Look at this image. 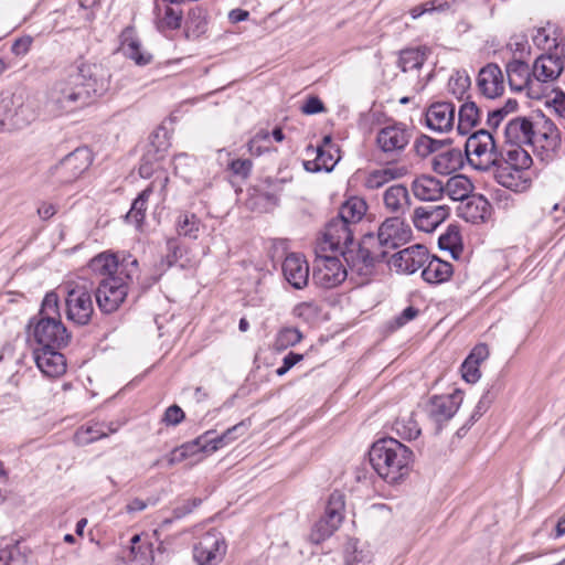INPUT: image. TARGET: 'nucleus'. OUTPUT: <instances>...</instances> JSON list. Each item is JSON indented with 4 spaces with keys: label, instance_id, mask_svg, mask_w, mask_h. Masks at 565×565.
I'll use <instances>...</instances> for the list:
<instances>
[{
    "label": "nucleus",
    "instance_id": "f257e3e1",
    "mask_svg": "<svg viewBox=\"0 0 565 565\" xmlns=\"http://www.w3.org/2000/svg\"><path fill=\"white\" fill-rule=\"evenodd\" d=\"M89 267L104 276L93 290L99 310L106 315L117 311L139 276L138 260L131 255L119 259L116 254L102 253L90 260Z\"/></svg>",
    "mask_w": 565,
    "mask_h": 565
},
{
    "label": "nucleus",
    "instance_id": "f03ea898",
    "mask_svg": "<svg viewBox=\"0 0 565 565\" xmlns=\"http://www.w3.org/2000/svg\"><path fill=\"white\" fill-rule=\"evenodd\" d=\"M370 463L376 473L390 484L405 479L414 462L413 450L395 438L376 440L369 451Z\"/></svg>",
    "mask_w": 565,
    "mask_h": 565
},
{
    "label": "nucleus",
    "instance_id": "7ed1b4c3",
    "mask_svg": "<svg viewBox=\"0 0 565 565\" xmlns=\"http://www.w3.org/2000/svg\"><path fill=\"white\" fill-rule=\"evenodd\" d=\"M89 103L87 93L70 71L57 79L47 93L46 107L55 116L74 111Z\"/></svg>",
    "mask_w": 565,
    "mask_h": 565
},
{
    "label": "nucleus",
    "instance_id": "20e7f679",
    "mask_svg": "<svg viewBox=\"0 0 565 565\" xmlns=\"http://www.w3.org/2000/svg\"><path fill=\"white\" fill-rule=\"evenodd\" d=\"M391 249L377 243V235L367 233L356 244V248L343 253V259L352 273L367 280L375 265L384 262Z\"/></svg>",
    "mask_w": 565,
    "mask_h": 565
},
{
    "label": "nucleus",
    "instance_id": "39448f33",
    "mask_svg": "<svg viewBox=\"0 0 565 565\" xmlns=\"http://www.w3.org/2000/svg\"><path fill=\"white\" fill-rule=\"evenodd\" d=\"M498 146L492 134L480 129L471 134L465 143L466 160L475 169L486 171L493 164H498Z\"/></svg>",
    "mask_w": 565,
    "mask_h": 565
},
{
    "label": "nucleus",
    "instance_id": "423d86ee",
    "mask_svg": "<svg viewBox=\"0 0 565 565\" xmlns=\"http://www.w3.org/2000/svg\"><path fill=\"white\" fill-rule=\"evenodd\" d=\"M29 338H32L38 348L63 349L71 341V333L62 320L30 319L26 326Z\"/></svg>",
    "mask_w": 565,
    "mask_h": 565
},
{
    "label": "nucleus",
    "instance_id": "0eeeda50",
    "mask_svg": "<svg viewBox=\"0 0 565 565\" xmlns=\"http://www.w3.org/2000/svg\"><path fill=\"white\" fill-rule=\"evenodd\" d=\"M75 79L86 90L88 100L92 95L100 96L109 88L110 73L99 63H90L82 57L70 67Z\"/></svg>",
    "mask_w": 565,
    "mask_h": 565
},
{
    "label": "nucleus",
    "instance_id": "6e6552de",
    "mask_svg": "<svg viewBox=\"0 0 565 565\" xmlns=\"http://www.w3.org/2000/svg\"><path fill=\"white\" fill-rule=\"evenodd\" d=\"M284 181L267 177L247 189L246 207L253 212H273L280 202Z\"/></svg>",
    "mask_w": 565,
    "mask_h": 565
},
{
    "label": "nucleus",
    "instance_id": "1a4fd4ad",
    "mask_svg": "<svg viewBox=\"0 0 565 565\" xmlns=\"http://www.w3.org/2000/svg\"><path fill=\"white\" fill-rule=\"evenodd\" d=\"M93 153L87 147H78L50 169L55 183L68 184L76 181L92 164Z\"/></svg>",
    "mask_w": 565,
    "mask_h": 565
},
{
    "label": "nucleus",
    "instance_id": "9d476101",
    "mask_svg": "<svg viewBox=\"0 0 565 565\" xmlns=\"http://www.w3.org/2000/svg\"><path fill=\"white\" fill-rule=\"evenodd\" d=\"M93 289L86 284H76L65 298L66 317L77 326H86L94 312Z\"/></svg>",
    "mask_w": 565,
    "mask_h": 565
},
{
    "label": "nucleus",
    "instance_id": "9b49d317",
    "mask_svg": "<svg viewBox=\"0 0 565 565\" xmlns=\"http://www.w3.org/2000/svg\"><path fill=\"white\" fill-rule=\"evenodd\" d=\"M412 130L403 122H394L381 128L376 135V145L379 149L395 158L409 143Z\"/></svg>",
    "mask_w": 565,
    "mask_h": 565
},
{
    "label": "nucleus",
    "instance_id": "f8f14e48",
    "mask_svg": "<svg viewBox=\"0 0 565 565\" xmlns=\"http://www.w3.org/2000/svg\"><path fill=\"white\" fill-rule=\"evenodd\" d=\"M170 142L167 139V130L164 128L157 129L150 136V142L140 159L139 174L143 179L152 177L159 162L167 156Z\"/></svg>",
    "mask_w": 565,
    "mask_h": 565
},
{
    "label": "nucleus",
    "instance_id": "ddd939ff",
    "mask_svg": "<svg viewBox=\"0 0 565 565\" xmlns=\"http://www.w3.org/2000/svg\"><path fill=\"white\" fill-rule=\"evenodd\" d=\"M462 403L459 390L451 394L433 395L427 404L428 417L436 424V433L441 430L443 423L448 422L458 412Z\"/></svg>",
    "mask_w": 565,
    "mask_h": 565
},
{
    "label": "nucleus",
    "instance_id": "4468645a",
    "mask_svg": "<svg viewBox=\"0 0 565 565\" xmlns=\"http://www.w3.org/2000/svg\"><path fill=\"white\" fill-rule=\"evenodd\" d=\"M28 107L22 95L11 94L0 99V130H11L29 124Z\"/></svg>",
    "mask_w": 565,
    "mask_h": 565
},
{
    "label": "nucleus",
    "instance_id": "2eb2a0df",
    "mask_svg": "<svg viewBox=\"0 0 565 565\" xmlns=\"http://www.w3.org/2000/svg\"><path fill=\"white\" fill-rule=\"evenodd\" d=\"M347 268L337 256H322L316 259L313 280L323 288H333L345 280Z\"/></svg>",
    "mask_w": 565,
    "mask_h": 565
},
{
    "label": "nucleus",
    "instance_id": "dca6fc26",
    "mask_svg": "<svg viewBox=\"0 0 565 565\" xmlns=\"http://www.w3.org/2000/svg\"><path fill=\"white\" fill-rule=\"evenodd\" d=\"M354 228L352 225L335 216L331 218L323 233L324 242L329 244L332 250H339L343 257V253L348 249L356 248L354 243Z\"/></svg>",
    "mask_w": 565,
    "mask_h": 565
},
{
    "label": "nucleus",
    "instance_id": "f3484780",
    "mask_svg": "<svg viewBox=\"0 0 565 565\" xmlns=\"http://www.w3.org/2000/svg\"><path fill=\"white\" fill-rule=\"evenodd\" d=\"M225 542L216 532L205 533L194 545L193 558L199 565H216L225 554Z\"/></svg>",
    "mask_w": 565,
    "mask_h": 565
},
{
    "label": "nucleus",
    "instance_id": "a211bd4d",
    "mask_svg": "<svg viewBox=\"0 0 565 565\" xmlns=\"http://www.w3.org/2000/svg\"><path fill=\"white\" fill-rule=\"evenodd\" d=\"M412 237V228L401 217H387L379 227L377 243L388 248H397Z\"/></svg>",
    "mask_w": 565,
    "mask_h": 565
},
{
    "label": "nucleus",
    "instance_id": "6ab92c4d",
    "mask_svg": "<svg viewBox=\"0 0 565 565\" xmlns=\"http://www.w3.org/2000/svg\"><path fill=\"white\" fill-rule=\"evenodd\" d=\"M428 258V249L424 245L416 244L395 253L388 264L397 273L414 274L419 268H424Z\"/></svg>",
    "mask_w": 565,
    "mask_h": 565
},
{
    "label": "nucleus",
    "instance_id": "aec40b11",
    "mask_svg": "<svg viewBox=\"0 0 565 565\" xmlns=\"http://www.w3.org/2000/svg\"><path fill=\"white\" fill-rule=\"evenodd\" d=\"M456 108L451 102H435L426 109L425 125L435 132H448L455 122Z\"/></svg>",
    "mask_w": 565,
    "mask_h": 565
},
{
    "label": "nucleus",
    "instance_id": "412c9836",
    "mask_svg": "<svg viewBox=\"0 0 565 565\" xmlns=\"http://www.w3.org/2000/svg\"><path fill=\"white\" fill-rule=\"evenodd\" d=\"M286 281L295 289H303L309 281V264L300 254L287 255L281 264Z\"/></svg>",
    "mask_w": 565,
    "mask_h": 565
},
{
    "label": "nucleus",
    "instance_id": "4be33fe9",
    "mask_svg": "<svg viewBox=\"0 0 565 565\" xmlns=\"http://www.w3.org/2000/svg\"><path fill=\"white\" fill-rule=\"evenodd\" d=\"M477 84L484 97L493 99L501 96L504 92L502 70L495 63L487 64L479 71Z\"/></svg>",
    "mask_w": 565,
    "mask_h": 565
},
{
    "label": "nucleus",
    "instance_id": "5701e85b",
    "mask_svg": "<svg viewBox=\"0 0 565 565\" xmlns=\"http://www.w3.org/2000/svg\"><path fill=\"white\" fill-rule=\"evenodd\" d=\"M494 178L499 184L507 190L522 193L531 186V178L526 170L529 168H514L511 166H494Z\"/></svg>",
    "mask_w": 565,
    "mask_h": 565
},
{
    "label": "nucleus",
    "instance_id": "b1692460",
    "mask_svg": "<svg viewBox=\"0 0 565 565\" xmlns=\"http://www.w3.org/2000/svg\"><path fill=\"white\" fill-rule=\"evenodd\" d=\"M61 349L35 348L33 350L34 361L39 370L49 377H57L66 371L65 356Z\"/></svg>",
    "mask_w": 565,
    "mask_h": 565
},
{
    "label": "nucleus",
    "instance_id": "393cba45",
    "mask_svg": "<svg viewBox=\"0 0 565 565\" xmlns=\"http://www.w3.org/2000/svg\"><path fill=\"white\" fill-rule=\"evenodd\" d=\"M449 213L448 205L418 206L414 210L413 223L418 231L430 233L449 216Z\"/></svg>",
    "mask_w": 565,
    "mask_h": 565
},
{
    "label": "nucleus",
    "instance_id": "a878e982",
    "mask_svg": "<svg viewBox=\"0 0 565 565\" xmlns=\"http://www.w3.org/2000/svg\"><path fill=\"white\" fill-rule=\"evenodd\" d=\"M537 125L527 117H516L507 124L504 141L535 146Z\"/></svg>",
    "mask_w": 565,
    "mask_h": 565
},
{
    "label": "nucleus",
    "instance_id": "bb28decb",
    "mask_svg": "<svg viewBox=\"0 0 565 565\" xmlns=\"http://www.w3.org/2000/svg\"><path fill=\"white\" fill-rule=\"evenodd\" d=\"M564 70V60L556 54H541L533 64V77L541 83L556 79Z\"/></svg>",
    "mask_w": 565,
    "mask_h": 565
},
{
    "label": "nucleus",
    "instance_id": "cd10ccee",
    "mask_svg": "<svg viewBox=\"0 0 565 565\" xmlns=\"http://www.w3.org/2000/svg\"><path fill=\"white\" fill-rule=\"evenodd\" d=\"M505 73L509 86L512 90L521 92L527 89L529 96L534 97L531 93L533 74L527 63L521 60H512L505 65Z\"/></svg>",
    "mask_w": 565,
    "mask_h": 565
},
{
    "label": "nucleus",
    "instance_id": "c85d7f7f",
    "mask_svg": "<svg viewBox=\"0 0 565 565\" xmlns=\"http://www.w3.org/2000/svg\"><path fill=\"white\" fill-rule=\"evenodd\" d=\"M522 146V143L504 141L503 145L497 149V166L502 164L514 168H530L532 164V158Z\"/></svg>",
    "mask_w": 565,
    "mask_h": 565
},
{
    "label": "nucleus",
    "instance_id": "c756f323",
    "mask_svg": "<svg viewBox=\"0 0 565 565\" xmlns=\"http://www.w3.org/2000/svg\"><path fill=\"white\" fill-rule=\"evenodd\" d=\"M490 210L489 201L482 194H472L457 207L458 216L472 224L486 221Z\"/></svg>",
    "mask_w": 565,
    "mask_h": 565
},
{
    "label": "nucleus",
    "instance_id": "7c9ffc66",
    "mask_svg": "<svg viewBox=\"0 0 565 565\" xmlns=\"http://www.w3.org/2000/svg\"><path fill=\"white\" fill-rule=\"evenodd\" d=\"M412 191L419 201H439L445 195L444 183L428 174H422L412 182Z\"/></svg>",
    "mask_w": 565,
    "mask_h": 565
},
{
    "label": "nucleus",
    "instance_id": "2f4dec72",
    "mask_svg": "<svg viewBox=\"0 0 565 565\" xmlns=\"http://www.w3.org/2000/svg\"><path fill=\"white\" fill-rule=\"evenodd\" d=\"M466 157L458 148H450L433 158L431 168L439 174H451L463 167Z\"/></svg>",
    "mask_w": 565,
    "mask_h": 565
},
{
    "label": "nucleus",
    "instance_id": "473e14b6",
    "mask_svg": "<svg viewBox=\"0 0 565 565\" xmlns=\"http://www.w3.org/2000/svg\"><path fill=\"white\" fill-rule=\"evenodd\" d=\"M121 51L125 56L132 60L137 65L145 66L151 63L152 55L141 50L140 41L134 35L132 28H126L121 35Z\"/></svg>",
    "mask_w": 565,
    "mask_h": 565
},
{
    "label": "nucleus",
    "instance_id": "72a5a7b5",
    "mask_svg": "<svg viewBox=\"0 0 565 565\" xmlns=\"http://www.w3.org/2000/svg\"><path fill=\"white\" fill-rule=\"evenodd\" d=\"M452 273L454 268L450 263L441 260L437 256H429L423 268L422 277L428 284H441L447 281Z\"/></svg>",
    "mask_w": 565,
    "mask_h": 565
},
{
    "label": "nucleus",
    "instance_id": "f704fd0d",
    "mask_svg": "<svg viewBox=\"0 0 565 565\" xmlns=\"http://www.w3.org/2000/svg\"><path fill=\"white\" fill-rule=\"evenodd\" d=\"M384 205L391 213H404L411 205L408 190L403 184H394L384 192Z\"/></svg>",
    "mask_w": 565,
    "mask_h": 565
},
{
    "label": "nucleus",
    "instance_id": "c9c22d12",
    "mask_svg": "<svg viewBox=\"0 0 565 565\" xmlns=\"http://www.w3.org/2000/svg\"><path fill=\"white\" fill-rule=\"evenodd\" d=\"M535 145L547 152H556L561 147V132L554 122L542 117V127H536Z\"/></svg>",
    "mask_w": 565,
    "mask_h": 565
},
{
    "label": "nucleus",
    "instance_id": "e433bc0d",
    "mask_svg": "<svg viewBox=\"0 0 565 565\" xmlns=\"http://www.w3.org/2000/svg\"><path fill=\"white\" fill-rule=\"evenodd\" d=\"M407 173L405 167H387L371 171L364 180L367 190H379L392 180L401 179Z\"/></svg>",
    "mask_w": 565,
    "mask_h": 565
},
{
    "label": "nucleus",
    "instance_id": "4c0bfd02",
    "mask_svg": "<svg viewBox=\"0 0 565 565\" xmlns=\"http://www.w3.org/2000/svg\"><path fill=\"white\" fill-rule=\"evenodd\" d=\"M445 194L452 201L465 202L473 193L475 185L471 180L463 174H456L450 177L444 184Z\"/></svg>",
    "mask_w": 565,
    "mask_h": 565
},
{
    "label": "nucleus",
    "instance_id": "58836bf2",
    "mask_svg": "<svg viewBox=\"0 0 565 565\" xmlns=\"http://www.w3.org/2000/svg\"><path fill=\"white\" fill-rule=\"evenodd\" d=\"M206 9L202 6L191 8L185 20V36L188 39H198L206 32Z\"/></svg>",
    "mask_w": 565,
    "mask_h": 565
},
{
    "label": "nucleus",
    "instance_id": "ea45409f",
    "mask_svg": "<svg viewBox=\"0 0 565 565\" xmlns=\"http://www.w3.org/2000/svg\"><path fill=\"white\" fill-rule=\"evenodd\" d=\"M182 256H183V248H182L180 242L178 241V238H169L167 241V254L164 257H162L161 264H160L162 267V270L158 275L152 276L149 279H147V281H142L141 282L142 288L147 289V288H150L152 285H154L160 279L162 271H164L166 269L175 265Z\"/></svg>",
    "mask_w": 565,
    "mask_h": 565
},
{
    "label": "nucleus",
    "instance_id": "a19ab883",
    "mask_svg": "<svg viewBox=\"0 0 565 565\" xmlns=\"http://www.w3.org/2000/svg\"><path fill=\"white\" fill-rule=\"evenodd\" d=\"M480 108L475 102H465L458 110L457 130L460 135H468L480 122Z\"/></svg>",
    "mask_w": 565,
    "mask_h": 565
},
{
    "label": "nucleus",
    "instance_id": "79ce46f5",
    "mask_svg": "<svg viewBox=\"0 0 565 565\" xmlns=\"http://www.w3.org/2000/svg\"><path fill=\"white\" fill-rule=\"evenodd\" d=\"M116 428L105 424L95 423L81 426L75 433V441L79 446L89 445L96 440L107 437L109 433H115Z\"/></svg>",
    "mask_w": 565,
    "mask_h": 565
},
{
    "label": "nucleus",
    "instance_id": "37998d69",
    "mask_svg": "<svg viewBox=\"0 0 565 565\" xmlns=\"http://www.w3.org/2000/svg\"><path fill=\"white\" fill-rule=\"evenodd\" d=\"M366 209V203L362 199L351 198L340 206L337 216L355 227L365 215Z\"/></svg>",
    "mask_w": 565,
    "mask_h": 565
},
{
    "label": "nucleus",
    "instance_id": "c03bdc74",
    "mask_svg": "<svg viewBox=\"0 0 565 565\" xmlns=\"http://www.w3.org/2000/svg\"><path fill=\"white\" fill-rule=\"evenodd\" d=\"M152 192V184L142 190L134 200L130 210L126 214V220L134 223L137 227H140L145 221L147 203Z\"/></svg>",
    "mask_w": 565,
    "mask_h": 565
},
{
    "label": "nucleus",
    "instance_id": "a18cd8bd",
    "mask_svg": "<svg viewBox=\"0 0 565 565\" xmlns=\"http://www.w3.org/2000/svg\"><path fill=\"white\" fill-rule=\"evenodd\" d=\"M451 143L452 140L449 138L444 140H437L423 134L415 139L413 149L418 157L426 158L429 154L437 152L443 147L449 146Z\"/></svg>",
    "mask_w": 565,
    "mask_h": 565
},
{
    "label": "nucleus",
    "instance_id": "49530a36",
    "mask_svg": "<svg viewBox=\"0 0 565 565\" xmlns=\"http://www.w3.org/2000/svg\"><path fill=\"white\" fill-rule=\"evenodd\" d=\"M247 429V426L244 422H241L231 428L226 429L222 435L216 437H211V435L207 437L209 447H210V454L218 450L220 448H223L224 446L228 445L230 443L234 441L238 438V436H242L245 430Z\"/></svg>",
    "mask_w": 565,
    "mask_h": 565
},
{
    "label": "nucleus",
    "instance_id": "de8ad7c7",
    "mask_svg": "<svg viewBox=\"0 0 565 565\" xmlns=\"http://www.w3.org/2000/svg\"><path fill=\"white\" fill-rule=\"evenodd\" d=\"M342 522L331 520L328 515H323L315 523L310 533V540L315 544H319L330 537L340 526Z\"/></svg>",
    "mask_w": 565,
    "mask_h": 565
},
{
    "label": "nucleus",
    "instance_id": "09e8293b",
    "mask_svg": "<svg viewBox=\"0 0 565 565\" xmlns=\"http://www.w3.org/2000/svg\"><path fill=\"white\" fill-rule=\"evenodd\" d=\"M438 246L443 250L450 252L454 258H458L461 252V235L458 226L449 225L447 231L439 236Z\"/></svg>",
    "mask_w": 565,
    "mask_h": 565
},
{
    "label": "nucleus",
    "instance_id": "8fccbe9b",
    "mask_svg": "<svg viewBox=\"0 0 565 565\" xmlns=\"http://www.w3.org/2000/svg\"><path fill=\"white\" fill-rule=\"evenodd\" d=\"M393 430L401 438L406 440L416 439L422 433V429L413 414L406 417L397 418L393 424Z\"/></svg>",
    "mask_w": 565,
    "mask_h": 565
},
{
    "label": "nucleus",
    "instance_id": "3c124183",
    "mask_svg": "<svg viewBox=\"0 0 565 565\" xmlns=\"http://www.w3.org/2000/svg\"><path fill=\"white\" fill-rule=\"evenodd\" d=\"M31 319L61 320L60 300L55 291H50L44 296L38 315Z\"/></svg>",
    "mask_w": 565,
    "mask_h": 565
},
{
    "label": "nucleus",
    "instance_id": "603ef678",
    "mask_svg": "<svg viewBox=\"0 0 565 565\" xmlns=\"http://www.w3.org/2000/svg\"><path fill=\"white\" fill-rule=\"evenodd\" d=\"M302 337L303 335L298 328H281L276 335L274 347L277 351H284L299 343L302 340Z\"/></svg>",
    "mask_w": 565,
    "mask_h": 565
},
{
    "label": "nucleus",
    "instance_id": "864d4df0",
    "mask_svg": "<svg viewBox=\"0 0 565 565\" xmlns=\"http://www.w3.org/2000/svg\"><path fill=\"white\" fill-rule=\"evenodd\" d=\"M200 224V218L195 214L182 213L177 221L178 234L195 239L199 236Z\"/></svg>",
    "mask_w": 565,
    "mask_h": 565
},
{
    "label": "nucleus",
    "instance_id": "5fc2aeb1",
    "mask_svg": "<svg viewBox=\"0 0 565 565\" xmlns=\"http://www.w3.org/2000/svg\"><path fill=\"white\" fill-rule=\"evenodd\" d=\"M317 157L313 161H306L305 169L311 172L324 170L330 172L334 167L333 154L327 151L322 146L316 148Z\"/></svg>",
    "mask_w": 565,
    "mask_h": 565
},
{
    "label": "nucleus",
    "instance_id": "6e6d98bb",
    "mask_svg": "<svg viewBox=\"0 0 565 565\" xmlns=\"http://www.w3.org/2000/svg\"><path fill=\"white\" fill-rule=\"evenodd\" d=\"M344 559L347 565H366L371 561V553L359 546V542L351 540L345 546Z\"/></svg>",
    "mask_w": 565,
    "mask_h": 565
},
{
    "label": "nucleus",
    "instance_id": "4d7b16f0",
    "mask_svg": "<svg viewBox=\"0 0 565 565\" xmlns=\"http://www.w3.org/2000/svg\"><path fill=\"white\" fill-rule=\"evenodd\" d=\"M182 11L167 6L162 17L157 18V29L160 32L177 30L182 23Z\"/></svg>",
    "mask_w": 565,
    "mask_h": 565
},
{
    "label": "nucleus",
    "instance_id": "13d9d810",
    "mask_svg": "<svg viewBox=\"0 0 565 565\" xmlns=\"http://www.w3.org/2000/svg\"><path fill=\"white\" fill-rule=\"evenodd\" d=\"M424 62L425 56L418 49H406L402 50L399 53L398 66L402 72L418 70L423 66Z\"/></svg>",
    "mask_w": 565,
    "mask_h": 565
},
{
    "label": "nucleus",
    "instance_id": "bf43d9fd",
    "mask_svg": "<svg viewBox=\"0 0 565 565\" xmlns=\"http://www.w3.org/2000/svg\"><path fill=\"white\" fill-rule=\"evenodd\" d=\"M518 106L516 99L509 98L502 107H498L488 113L487 125L492 129H497L509 114L516 111Z\"/></svg>",
    "mask_w": 565,
    "mask_h": 565
},
{
    "label": "nucleus",
    "instance_id": "052dcab7",
    "mask_svg": "<svg viewBox=\"0 0 565 565\" xmlns=\"http://www.w3.org/2000/svg\"><path fill=\"white\" fill-rule=\"evenodd\" d=\"M344 495L340 491H334L330 494L324 514L331 520L340 521L343 520L344 511Z\"/></svg>",
    "mask_w": 565,
    "mask_h": 565
},
{
    "label": "nucleus",
    "instance_id": "680f3d73",
    "mask_svg": "<svg viewBox=\"0 0 565 565\" xmlns=\"http://www.w3.org/2000/svg\"><path fill=\"white\" fill-rule=\"evenodd\" d=\"M153 551L151 545L130 547L128 562L130 565H152Z\"/></svg>",
    "mask_w": 565,
    "mask_h": 565
},
{
    "label": "nucleus",
    "instance_id": "e2e57ef3",
    "mask_svg": "<svg viewBox=\"0 0 565 565\" xmlns=\"http://www.w3.org/2000/svg\"><path fill=\"white\" fill-rule=\"evenodd\" d=\"M212 434H213V431H211V430L206 431L205 434L199 436L194 440L185 443V444L181 445L180 447H181L182 451H184L186 454L188 458L191 456H194L199 452L210 454L207 437Z\"/></svg>",
    "mask_w": 565,
    "mask_h": 565
},
{
    "label": "nucleus",
    "instance_id": "0e129e2a",
    "mask_svg": "<svg viewBox=\"0 0 565 565\" xmlns=\"http://www.w3.org/2000/svg\"><path fill=\"white\" fill-rule=\"evenodd\" d=\"M494 397L495 394L492 392L491 388L483 393L477 406L475 407L472 414L468 418L470 425H475V423L479 420V418L487 412L490 404L493 402Z\"/></svg>",
    "mask_w": 565,
    "mask_h": 565
},
{
    "label": "nucleus",
    "instance_id": "69168bd1",
    "mask_svg": "<svg viewBox=\"0 0 565 565\" xmlns=\"http://www.w3.org/2000/svg\"><path fill=\"white\" fill-rule=\"evenodd\" d=\"M184 418L185 414L183 409L179 405L173 404L164 411L161 422L166 426H177L182 423Z\"/></svg>",
    "mask_w": 565,
    "mask_h": 565
},
{
    "label": "nucleus",
    "instance_id": "338daca9",
    "mask_svg": "<svg viewBox=\"0 0 565 565\" xmlns=\"http://www.w3.org/2000/svg\"><path fill=\"white\" fill-rule=\"evenodd\" d=\"M418 313L419 310L417 308L408 306L390 322V329L396 330L404 327L406 323L414 320Z\"/></svg>",
    "mask_w": 565,
    "mask_h": 565
},
{
    "label": "nucleus",
    "instance_id": "774afa93",
    "mask_svg": "<svg viewBox=\"0 0 565 565\" xmlns=\"http://www.w3.org/2000/svg\"><path fill=\"white\" fill-rule=\"evenodd\" d=\"M318 313V306L313 301H303L296 305L292 309V315L297 318L309 321Z\"/></svg>",
    "mask_w": 565,
    "mask_h": 565
}]
</instances>
